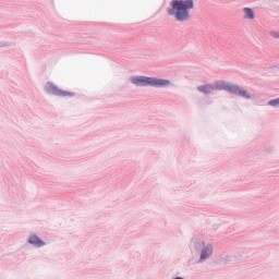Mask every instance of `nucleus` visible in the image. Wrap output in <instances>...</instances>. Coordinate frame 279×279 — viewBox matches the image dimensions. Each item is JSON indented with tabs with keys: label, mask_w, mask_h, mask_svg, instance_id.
Here are the masks:
<instances>
[{
	"label": "nucleus",
	"mask_w": 279,
	"mask_h": 279,
	"mask_svg": "<svg viewBox=\"0 0 279 279\" xmlns=\"http://www.w3.org/2000/svg\"><path fill=\"white\" fill-rule=\"evenodd\" d=\"M269 36H271V38H279V31H269Z\"/></svg>",
	"instance_id": "nucleus-11"
},
{
	"label": "nucleus",
	"mask_w": 279,
	"mask_h": 279,
	"mask_svg": "<svg viewBox=\"0 0 279 279\" xmlns=\"http://www.w3.org/2000/svg\"><path fill=\"white\" fill-rule=\"evenodd\" d=\"M26 243L28 245H32V247H35L37 250H40L41 247H45L47 245V242H45L36 232H31L26 239Z\"/></svg>",
	"instance_id": "nucleus-6"
},
{
	"label": "nucleus",
	"mask_w": 279,
	"mask_h": 279,
	"mask_svg": "<svg viewBox=\"0 0 279 279\" xmlns=\"http://www.w3.org/2000/svg\"><path fill=\"white\" fill-rule=\"evenodd\" d=\"M196 90L202 95H211V93H215V90H226L229 93V95H235L236 97H242L243 99H252V94L250 92L234 83L226 81H216L211 84H203L197 86Z\"/></svg>",
	"instance_id": "nucleus-1"
},
{
	"label": "nucleus",
	"mask_w": 279,
	"mask_h": 279,
	"mask_svg": "<svg viewBox=\"0 0 279 279\" xmlns=\"http://www.w3.org/2000/svg\"><path fill=\"white\" fill-rule=\"evenodd\" d=\"M190 254L194 256H198L197 265H204V263H208L210 258H213V254H215V246L210 242H206V240L197 234L193 235L190 240L189 244Z\"/></svg>",
	"instance_id": "nucleus-3"
},
{
	"label": "nucleus",
	"mask_w": 279,
	"mask_h": 279,
	"mask_svg": "<svg viewBox=\"0 0 279 279\" xmlns=\"http://www.w3.org/2000/svg\"><path fill=\"white\" fill-rule=\"evenodd\" d=\"M129 82L137 88H171L173 84L167 78H158L145 75H134L129 78Z\"/></svg>",
	"instance_id": "nucleus-4"
},
{
	"label": "nucleus",
	"mask_w": 279,
	"mask_h": 279,
	"mask_svg": "<svg viewBox=\"0 0 279 279\" xmlns=\"http://www.w3.org/2000/svg\"><path fill=\"white\" fill-rule=\"evenodd\" d=\"M44 90L47 95H52L53 97H73V95H75V93L58 88V85H54L53 82H47L44 86Z\"/></svg>",
	"instance_id": "nucleus-5"
},
{
	"label": "nucleus",
	"mask_w": 279,
	"mask_h": 279,
	"mask_svg": "<svg viewBox=\"0 0 279 279\" xmlns=\"http://www.w3.org/2000/svg\"><path fill=\"white\" fill-rule=\"evenodd\" d=\"M242 12L244 14L243 19H245L246 21L256 20V13H254V9H252L250 7H245L242 9Z\"/></svg>",
	"instance_id": "nucleus-7"
},
{
	"label": "nucleus",
	"mask_w": 279,
	"mask_h": 279,
	"mask_svg": "<svg viewBox=\"0 0 279 279\" xmlns=\"http://www.w3.org/2000/svg\"><path fill=\"white\" fill-rule=\"evenodd\" d=\"M234 260H236L235 255H226V256L219 258L220 265H228L230 263H234Z\"/></svg>",
	"instance_id": "nucleus-8"
},
{
	"label": "nucleus",
	"mask_w": 279,
	"mask_h": 279,
	"mask_svg": "<svg viewBox=\"0 0 279 279\" xmlns=\"http://www.w3.org/2000/svg\"><path fill=\"white\" fill-rule=\"evenodd\" d=\"M194 0H171L166 13L177 23H189L191 21V10H194Z\"/></svg>",
	"instance_id": "nucleus-2"
},
{
	"label": "nucleus",
	"mask_w": 279,
	"mask_h": 279,
	"mask_svg": "<svg viewBox=\"0 0 279 279\" xmlns=\"http://www.w3.org/2000/svg\"><path fill=\"white\" fill-rule=\"evenodd\" d=\"M276 69H279V64L276 65Z\"/></svg>",
	"instance_id": "nucleus-12"
},
{
	"label": "nucleus",
	"mask_w": 279,
	"mask_h": 279,
	"mask_svg": "<svg viewBox=\"0 0 279 279\" xmlns=\"http://www.w3.org/2000/svg\"><path fill=\"white\" fill-rule=\"evenodd\" d=\"M14 44H12V41H0V49L3 47H12Z\"/></svg>",
	"instance_id": "nucleus-10"
},
{
	"label": "nucleus",
	"mask_w": 279,
	"mask_h": 279,
	"mask_svg": "<svg viewBox=\"0 0 279 279\" xmlns=\"http://www.w3.org/2000/svg\"><path fill=\"white\" fill-rule=\"evenodd\" d=\"M267 106H270L271 108H279V97L271 99L267 102Z\"/></svg>",
	"instance_id": "nucleus-9"
}]
</instances>
